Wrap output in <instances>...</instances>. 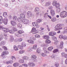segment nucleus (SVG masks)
<instances>
[{
	"label": "nucleus",
	"mask_w": 67,
	"mask_h": 67,
	"mask_svg": "<svg viewBox=\"0 0 67 67\" xmlns=\"http://www.w3.org/2000/svg\"><path fill=\"white\" fill-rule=\"evenodd\" d=\"M57 2L56 1H54L52 2V5L53 6H55L56 8H58L60 6V4L59 3H57Z\"/></svg>",
	"instance_id": "nucleus-1"
},
{
	"label": "nucleus",
	"mask_w": 67,
	"mask_h": 67,
	"mask_svg": "<svg viewBox=\"0 0 67 67\" xmlns=\"http://www.w3.org/2000/svg\"><path fill=\"white\" fill-rule=\"evenodd\" d=\"M9 54V52L8 51H5L3 52L1 55V57H2V58H6V55H8Z\"/></svg>",
	"instance_id": "nucleus-2"
},
{
	"label": "nucleus",
	"mask_w": 67,
	"mask_h": 67,
	"mask_svg": "<svg viewBox=\"0 0 67 67\" xmlns=\"http://www.w3.org/2000/svg\"><path fill=\"white\" fill-rule=\"evenodd\" d=\"M67 15V12L65 11L62 12L60 14V16L62 18H65Z\"/></svg>",
	"instance_id": "nucleus-3"
},
{
	"label": "nucleus",
	"mask_w": 67,
	"mask_h": 67,
	"mask_svg": "<svg viewBox=\"0 0 67 67\" xmlns=\"http://www.w3.org/2000/svg\"><path fill=\"white\" fill-rule=\"evenodd\" d=\"M31 32L32 33V34H36L38 33V30H36V28L35 27H33L32 28Z\"/></svg>",
	"instance_id": "nucleus-4"
},
{
	"label": "nucleus",
	"mask_w": 67,
	"mask_h": 67,
	"mask_svg": "<svg viewBox=\"0 0 67 67\" xmlns=\"http://www.w3.org/2000/svg\"><path fill=\"white\" fill-rule=\"evenodd\" d=\"M31 57L32 58V60L33 62H37V60H36V58L37 57L35 55H32L31 56Z\"/></svg>",
	"instance_id": "nucleus-5"
},
{
	"label": "nucleus",
	"mask_w": 67,
	"mask_h": 67,
	"mask_svg": "<svg viewBox=\"0 0 67 67\" xmlns=\"http://www.w3.org/2000/svg\"><path fill=\"white\" fill-rule=\"evenodd\" d=\"M48 53H49V52L48 51H47V50H44V53H42V55L43 57H45V56H46L47 54H46Z\"/></svg>",
	"instance_id": "nucleus-6"
},
{
	"label": "nucleus",
	"mask_w": 67,
	"mask_h": 67,
	"mask_svg": "<svg viewBox=\"0 0 67 67\" xmlns=\"http://www.w3.org/2000/svg\"><path fill=\"white\" fill-rule=\"evenodd\" d=\"M22 21L25 24H27L29 23V20L28 19H24L22 20Z\"/></svg>",
	"instance_id": "nucleus-7"
},
{
	"label": "nucleus",
	"mask_w": 67,
	"mask_h": 67,
	"mask_svg": "<svg viewBox=\"0 0 67 67\" xmlns=\"http://www.w3.org/2000/svg\"><path fill=\"white\" fill-rule=\"evenodd\" d=\"M50 14L51 16H54L55 14V10L53 9H51L50 11Z\"/></svg>",
	"instance_id": "nucleus-8"
},
{
	"label": "nucleus",
	"mask_w": 67,
	"mask_h": 67,
	"mask_svg": "<svg viewBox=\"0 0 67 67\" xmlns=\"http://www.w3.org/2000/svg\"><path fill=\"white\" fill-rule=\"evenodd\" d=\"M8 21V18H4L3 20V22L4 24L5 25L7 24Z\"/></svg>",
	"instance_id": "nucleus-9"
},
{
	"label": "nucleus",
	"mask_w": 67,
	"mask_h": 67,
	"mask_svg": "<svg viewBox=\"0 0 67 67\" xmlns=\"http://www.w3.org/2000/svg\"><path fill=\"white\" fill-rule=\"evenodd\" d=\"M28 65L29 66H31V67H34L35 64L33 62H29L28 63Z\"/></svg>",
	"instance_id": "nucleus-10"
},
{
	"label": "nucleus",
	"mask_w": 67,
	"mask_h": 67,
	"mask_svg": "<svg viewBox=\"0 0 67 67\" xmlns=\"http://www.w3.org/2000/svg\"><path fill=\"white\" fill-rule=\"evenodd\" d=\"M14 38L13 36L12 35L10 36V38H9V41L10 42H13L14 41Z\"/></svg>",
	"instance_id": "nucleus-11"
},
{
	"label": "nucleus",
	"mask_w": 67,
	"mask_h": 67,
	"mask_svg": "<svg viewBox=\"0 0 67 67\" xmlns=\"http://www.w3.org/2000/svg\"><path fill=\"white\" fill-rule=\"evenodd\" d=\"M20 16L22 19H25V15L23 14H21L20 15Z\"/></svg>",
	"instance_id": "nucleus-12"
},
{
	"label": "nucleus",
	"mask_w": 67,
	"mask_h": 67,
	"mask_svg": "<svg viewBox=\"0 0 67 67\" xmlns=\"http://www.w3.org/2000/svg\"><path fill=\"white\" fill-rule=\"evenodd\" d=\"M3 30L5 33H7L8 32H9V29L6 28H3Z\"/></svg>",
	"instance_id": "nucleus-13"
},
{
	"label": "nucleus",
	"mask_w": 67,
	"mask_h": 67,
	"mask_svg": "<svg viewBox=\"0 0 67 67\" xmlns=\"http://www.w3.org/2000/svg\"><path fill=\"white\" fill-rule=\"evenodd\" d=\"M27 42L30 44H34V41L32 40H27Z\"/></svg>",
	"instance_id": "nucleus-14"
},
{
	"label": "nucleus",
	"mask_w": 67,
	"mask_h": 67,
	"mask_svg": "<svg viewBox=\"0 0 67 67\" xmlns=\"http://www.w3.org/2000/svg\"><path fill=\"white\" fill-rule=\"evenodd\" d=\"M27 15L29 16V17H31L32 16V12L29 11L27 13Z\"/></svg>",
	"instance_id": "nucleus-15"
},
{
	"label": "nucleus",
	"mask_w": 67,
	"mask_h": 67,
	"mask_svg": "<svg viewBox=\"0 0 67 67\" xmlns=\"http://www.w3.org/2000/svg\"><path fill=\"white\" fill-rule=\"evenodd\" d=\"M64 44V43L62 41H61L60 43V48L61 49H62L63 48V45Z\"/></svg>",
	"instance_id": "nucleus-16"
},
{
	"label": "nucleus",
	"mask_w": 67,
	"mask_h": 67,
	"mask_svg": "<svg viewBox=\"0 0 67 67\" xmlns=\"http://www.w3.org/2000/svg\"><path fill=\"white\" fill-rule=\"evenodd\" d=\"M11 24L13 26H15L16 25V23L14 21H11Z\"/></svg>",
	"instance_id": "nucleus-17"
},
{
	"label": "nucleus",
	"mask_w": 67,
	"mask_h": 67,
	"mask_svg": "<svg viewBox=\"0 0 67 67\" xmlns=\"http://www.w3.org/2000/svg\"><path fill=\"white\" fill-rule=\"evenodd\" d=\"M47 45L48 46V45L44 43L42 44L41 45V47H43L44 48H45V47H47Z\"/></svg>",
	"instance_id": "nucleus-18"
},
{
	"label": "nucleus",
	"mask_w": 67,
	"mask_h": 67,
	"mask_svg": "<svg viewBox=\"0 0 67 67\" xmlns=\"http://www.w3.org/2000/svg\"><path fill=\"white\" fill-rule=\"evenodd\" d=\"M15 36L17 37H21V35L20 34L19 32H16L15 34Z\"/></svg>",
	"instance_id": "nucleus-19"
},
{
	"label": "nucleus",
	"mask_w": 67,
	"mask_h": 67,
	"mask_svg": "<svg viewBox=\"0 0 67 67\" xmlns=\"http://www.w3.org/2000/svg\"><path fill=\"white\" fill-rule=\"evenodd\" d=\"M43 38L44 39H49V37L48 35H46L43 36Z\"/></svg>",
	"instance_id": "nucleus-20"
},
{
	"label": "nucleus",
	"mask_w": 67,
	"mask_h": 67,
	"mask_svg": "<svg viewBox=\"0 0 67 67\" xmlns=\"http://www.w3.org/2000/svg\"><path fill=\"white\" fill-rule=\"evenodd\" d=\"M19 66V63H15L13 64V66L14 67H18Z\"/></svg>",
	"instance_id": "nucleus-21"
},
{
	"label": "nucleus",
	"mask_w": 67,
	"mask_h": 67,
	"mask_svg": "<svg viewBox=\"0 0 67 67\" xmlns=\"http://www.w3.org/2000/svg\"><path fill=\"white\" fill-rule=\"evenodd\" d=\"M5 41H2L0 43V46H3L5 44Z\"/></svg>",
	"instance_id": "nucleus-22"
},
{
	"label": "nucleus",
	"mask_w": 67,
	"mask_h": 67,
	"mask_svg": "<svg viewBox=\"0 0 67 67\" xmlns=\"http://www.w3.org/2000/svg\"><path fill=\"white\" fill-rule=\"evenodd\" d=\"M14 50L15 51H18L19 50L18 47L15 45L14 46Z\"/></svg>",
	"instance_id": "nucleus-23"
},
{
	"label": "nucleus",
	"mask_w": 67,
	"mask_h": 67,
	"mask_svg": "<svg viewBox=\"0 0 67 67\" xmlns=\"http://www.w3.org/2000/svg\"><path fill=\"white\" fill-rule=\"evenodd\" d=\"M32 24L34 26H36L38 25V23L36 22L32 23Z\"/></svg>",
	"instance_id": "nucleus-24"
},
{
	"label": "nucleus",
	"mask_w": 67,
	"mask_h": 67,
	"mask_svg": "<svg viewBox=\"0 0 67 67\" xmlns=\"http://www.w3.org/2000/svg\"><path fill=\"white\" fill-rule=\"evenodd\" d=\"M3 23V18L1 16H0V24H1Z\"/></svg>",
	"instance_id": "nucleus-25"
},
{
	"label": "nucleus",
	"mask_w": 67,
	"mask_h": 67,
	"mask_svg": "<svg viewBox=\"0 0 67 67\" xmlns=\"http://www.w3.org/2000/svg\"><path fill=\"white\" fill-rule=\"evenodd\" d=\"M51 21L52 22H55V21H57V19H56L55 18H52Z\"/></svg>",
	"instance_id": "nucleus-26"
},
{
	"label": "nucleus",
	"mask_w": 67,
	"mask_h": 67,
	"mask_svg": "<svg viewBox=\"0 0 67 67\" xmlns=\"http://www.w3.org/2000/svg\"><path fill=\"white\" fill-rule=\"evenodd\" d=\"M60 27L59 24H58L55 27V29H54L55 31H57L56 30L57 29H58L59 27Z\"/></svg>",
	"instance_id": "nucleus-27"
},
{
	"label": "nucleus",
	"mask_w": 67,
	"mask_h": 67,
	"mask_svg": "<svg viewBox=\"0 0 67 67\" xmlns=\"http://www.w3.org/2000/svg\"><path fill=\"white\" fill-rule=\"evenodd\" d=\"M3 15L5 18H7L8 16V14H7V13L4 12L3 14Z\"/></svg>",
	"instance_id": "nucleus-28"
},
{
	"label": "nucleus",
	"mask_w": 67,
	"mask_h": 67,
	"mask_svg": "<svg viewBox=\"0 0 67 67\" xmlns=\"http://www.w3.org/2000/svg\"><path fill=\"white\" fill-rule=\"evenodd\" d=\"M41 51V48H37L36 50V52L37 53H40V52Z\"/></svg>",
	"instance_id": "nucleus-29"
},
{
	"label": "nucleus",
	"mask_w": 67,
	"mask_h": 67,
	"mask_svg": "<svg viewBox=\"0 0 67 67\" xmlns=\"http://www.w3.org/2000/svg\"><path fill=\"white\" fill-rule=\"evenodd\" d=\"M23 59L27 60L29 59V57L27 56H24L23 58Z\"/></svg>",
	"instance_id": "nucleus-30"
},
{
	"label": "nucleus",
	"mask_w": 67,
	"mask_h": 67,
	"mask_svg": "<svg viewBox=\"0 0 67 67\" xmlns=\"http://www.w3.org/2000/svg\"><path fill=\"white\" fill-rule=\"evenodd\" d=\"M48 13H47L45 14L44 15V18L45 19H46L48 18Z\"/></svg>",
	"instance_id": "nucleus-31"
},
{
	"label": "nucleus",
	"mask_w": 67,
	"mask_h": 67,
	"mask_svg": "<svg viewBox=\"0 0 67 67\" xmlns=\"http://www.w3.org/2000/svg\"><path fill=\"white\" fill-rule=\"evenodd\" d=\"M64 31L63 33H66L67 32V27H65L64 28Z\"/></svg>",
	"instance_id": "nucleus-32"
},
{
	"label": "nucleus",
	"mask_w": 67,
	"mask_h": 67,
	"mask_svg": "<svg viewBox=\"0 0 67 67\" xmlns=\"http://www.w3.org/2000/svg\"><path fill=\"white\" fill-rule=\"evenodd\" d=\"M25 51L24 50H20L19 52V53L20 54H22L23 53H24Z\"/></svg>",
	"instance_id": "nucleus-33"
},
{
	"label": "nucleus",
	"mask_w": 67,
	"mask_h": 67,
	"mask_svg": "<svg viewBox=\"0 0 67 67\" xmlns=\"http://www.w3.org/2000/svg\"><path fill=\"white\" fill-rule=\"evenodd\" d=\"M3 38V35L1 34L0 36V42L2 40Z\"/></svg>",
	"instance_id": "nucleus-34"
},
{
	"label": "nucleus",
	"mask_w": 67,
	"mask_h": 67,
	"mask_svg": "<svg viewBox=\"0 0 67 67\" xmlns=\"http://www.w3.org/2000/svg\"><path fill=\"white\" fill-rule=\"evenodd\" d=\"M51 4V3L50 2H47L46 3L45 6H46V7H48V6L50 5Z\"/></svg>",
	"instance_id": "nucleus-35"
},
{
	"label": "nucleus",
	"mask_w": 67,
	"mask_h": 67,
	"mask_svg": "<svg viewBox=\"0 0 67 67\" xmlns=\"http://www.w3.org/2000/svg\"><path fill=\"white\" fill-rule=\"evenodd\" d=\"M34 40V41H35L36 40V38H35V37H30V40Z\"/></svg>",
	"instance_id": "nucleus-36"
},
{
	"label": "nucleus",
	"mask_w": 67,
	"mask_h": 67,
	"mask_svg": "<svg viewBox=\"0 0 67 67\" xmlns=\"http://www.w3.org/2000/svg\"><path fill=\"white\" fill-rule=\"evenodd\" d=\"M37 45H34L32 47V49H37Z\"/></svg>",
	"instance_id": "nucleus-37"
},
{
	"label": "nucleus",
	"mask_w": 67,
	"mask_h": 67,
	"mask_svg": "<svg viewBox=\"0 0 67 67\" xmlns=\"http://www.w3.org/2000/svg\"><path fill=\"white\" fill-rule=\"evenodd\" d=\"M54 48L53 47H50L48 48V49L49 51H52V50Z\"/></svg>",
	"instance_id": "nucleus-38"
},
{
	"label": "nucleus",
	"mask_w": 67,
	"mask_h": 67,
	"mask_svg": "<svg viewBox=\"0 0 67 67\" xmlns=\"http://www.w3.org/2000/svg\"><path fill=\"white\" fill-rule=\"evenodd\" d=\"M45 43L47 44H49L51 43V41L49 40H47L46 41Z\"/></svg>",
	"instance_id": "nucleus-39"
},
{
	"label": "nucleus",
	"mask_w": 67,
	"mask_h": 67,
	"mask_svg": "<svg viewBox=\"0 0 67 67\" xmlns=\"http://www.w3.org/2000/svg\"><path fill=\"white\" fill-rule=\"evenodd\" d=\"M39 8L38 7L36 8L35 9V11L36 12H37L39 11Z\"/></svg>",
	"instance_id": "nucleus-40"
},
{
	"label": "nucleus",
	"mask_w": 67,
	"mask_h": 67,
	"mask_svg": "<svg viewBox=\"0 0 67 67\" xmlns=\"http://www.w3.org/2000/svg\"><path fill=\"white\" fill-rule=\"evenodd\" d=\"M22 46L23 47H26V44L24 42H23L22 44Z\"/></svg>",
	"instance_id": "nucleus-41"
},
{
	"label": "nucleus",
	"mask_w": 67,
	"mask_h": 67,
	"mask_svg": "<svg viewBox=\"0 0 67 67\" xmlns=\"http://www.w3.org/2000/svg\"><path fill=\"white\" fill-rule=\"evenodd\" d=\"M9 32L11 34H13V33H14V31L13 30H9Z\"/></svg>",
	"instance_id": "nucleus-42"
},
{
	"label": "nucleus",
	"mask_w": 67,
	"mask_h": 67,
	"mask_svg": "<svg viewBox=\"0 0 67 67\" xmlns=\"http://www.w3.org/2000/svg\"><path fill=\"white\" fill-rule=\"evenodd\" d=\"M53 32L52 31H51L49 33V36H53Z\"/></svg>",
	"instance_id": "nucleus-43"
},
{
	"label": "nucleus",
	"mask_w": 67,
	"mask_h": 67,
	"mask_svg": "<svg viewBox=\"0 0 67 67\" xmlns=\"http://www.w3.org/2000/svg\"><path fill=\"white\" fill-rule=\"evenodd\" d=\"M18 48H19L20 49H22L23 48V46L20 45H18Z\"/></svg>",
	"instance_id": "nucleus-44"
},
{
	"label": "nucleus",
	"mask_w": 67,
	"mask_h": 67,
	"mask_svg": "<svg viewBox=\"0 0 67 67\" xmlns=\"http://www.w3.org/2000/svg\"><path fill=\"white\" fill-rule=\"evenodd\" d=\"M19 62L21 63H24V60L22 59L19 60Z\"/></svg>",
	"instance_id": "nucleus-45"
},
{
	"label": "nucleus",
	"mask_w": 67,
	"mask_h": 67,
	"mask_svg": "<svg viewBox=\"0 0 67 67\" xmlns=\"http://www.w3.org/2000/svg\"><path fill=\"white\" fill-rule=\"evenodd\" d=\"M37 21L38 23H40L42 21V19H39L37 20Z\"/></svg>",
	"instance_id": "nucleus-46"
},
{
	"label": "nucleus",
	"mask_w": 67,
	"mask_h": 67,
	"mask_svg": "<svg viewBox=\"0 0 67 67\" xmlns=\"http://www.w3.org/2000/svg\"><path fill=\"white\" fill-rule=\"evenodd\" d=\"M17 25L18 26V27L19 28H21L22 27V25L20 23H18Z\"/></svg>",
	"instance_id": "nucleus-47"
},
{
	"label": "nucleus",
	"mask_w": 67,
	"mask_h": 67,
	"mask_svg": "<svg viewBox=\"0 0 67 67\" xmlns=\"http://www.w3.org/2000/svg\"><path fill=\"white\" fill-rule=\"evenodd\" d=\"M13 63V62H11L10 61H7L6 62V64H12Z\"/></svg>",
	"instance_id": "nucleus-48"
},
{
	"label": "nucleus",
	"mask_w": 67,
	"mask_h": 67,
	"mask_svg": "<svg viewBox=\"0 0 67 67\" xmlns=\"http://www.w3.org/2000/svg\"><path fill=\"white\" fill-rule=\"evenodd\" d=\"M66 53H65L63 52L61 53V56L62 57H65Z\"/></svg>",
	"instance_id": "nucleus-49"
},
{
	"label": "nucleus",
	"mask_w": 67,
	"mask_h": 67,
	"mask_svg": "<svg viewBox=\"0 0 67 67\" xmlns=\"http://www.w3.org/2000/svg\"><path fill=\"white\" fill-rule=\"evenodd\" d=\"M18 33L20 34H22V33H23L24 31L22 30H20L18 31Z\"/></svg>",
	"instance_id": "nucleus-50"
},
{
	"label": "nucleus",
	"mask_w": 67,
	"mask_h": 67,
	"mask_svg": "<svg viewBox=\"0 0 67 67\" xmlns=\"http://www.w3.org/2000/svg\"><path fill=\"white\" fill-rule=\"evenodd\" d=\"M16 19H17V17L16 16H15L13 17V20L15 21L16 20Z\"/></svg>",
	"instance_id": "nucleus-51"
},
{
	"label": "nucleus",
	"mask_w": 67,
	"mask_h": 67,
	"mask_svg": "<svg viewBox=\"0 0 67 67\" xmlns=\"http://www.w3.org/2000/svg\"><path fill=\"white\" fill-rule=\"evenodd\" d=\"M55 66L56 67H58L59 66V63L57 62H55Z\"/></svg>",
	"instance_id": "nucleus-52"
},
{
	"label": "nucleus",
	"mask_w": 67,
	"mask_h": 67,
	"mask_svg": "<svg viewBox=\"0 0 67 67\" xmlns=\"http://www.w3.org/2000/svg\"><path fill=\"white\" fill-rule=\"evenodd\" d=\"M18 22H21L22 21V19H21V18L20 17L18 18Z\"/></svg>",
	"instance_id": "nucleus-53"
},
{
	"label": "nucleus",
	"mask_w": 67,
	"mask_h": 67,
	"mask_svg": "<svg viewBox=\"0 0 67 67\" xmlns=\"http://www.w3.org/2000/svg\"><path fill=\"white\" fill-rule=\"evenodd\" d=\"M32 51L33 50H32V49L31 48H29L28 49L27 51L28 52H32Z\"/></svg>",
	"instance_id": "nucleus-54"
},
{
	"label": "nucleus",
	"mask_w": 67,
	"mask_h": 67,
	"mask_svg": "<svg viewBox=\"0 0 67 67\" xmlns=\"http://www.w3.org/2000/svg\"><path fill=\"white\" fill-rule=\"evenodd\" d=\"M35 37L36 38H40V36L38 35H35Z\"/></svg>",
	"instance_id": "nucleus-55"
},
{
	"label": "nucleus",
	"mask_w": 67,
	"mask_h": 67,
	"mask_svg": "<svg viewBox=\"0 0 67 67\" xmlns=\"http://www.w3.org/2000/svg\"><path fill=\"white\" fill-rule=\"evenodd\" d=\"M39 14V15L40 16H41L42 15V13H41V12H39L38 13H37L36 14L37 15H38V14Z\"/></svg>",
	"instance_id": "nucleus-56"
},
{
	"label": "nucleus",
	"mask_w": 67,
	"mask_h": 67,
	"mask_svg": "<svg viewBox=\"0 0 67 67\" xmlns=\"http://www.w3.org/2000/svg\"><path fill=\"white\" fill-rule=\"evenodd\" d=\"M58 52V49H55L53 51V52L54 53H56V52Z\"/></svg>",
	"instance_id": "nucleus-57"
},
{
	"label": "nucleus",
	"mask_w": 67,
	"mask_h": 67,
	"mask_svg": "<svg viewBox=\"0 0 67 67\" xmlns=\"http://www.w3.org/2000/svg\"><path fill=\"white\" fill-rule=\"evenodd\" d=\"M60 11V8H59L57 9L56 10L57 12H59Z\"/></svg>",
	"instance_id": "nucleus-58"
},
{
	"label": "nucleus",
	"mask_w": 67,
	"mask_h": 67,
	"mask_svg": "<svg viewBox=\"0 0 67 67\" xmlns=\"http://www.w3.org/2000/svg\"><path fill=\"white\" fill-rule=\"evenodd\" d=\"M63 38L64 40H67V36H66L65 35H64V37H63Z\"/></svg>",
	"instance_id": "nucleus-59"
},
{
	"label": "nucleus",
	"mask_w": 67,
	"mask_h": 67,
	"mask_svg": "<svg viewBox=\"0 0 67 67\" xmlns=\"http://www.w3.org/2000/svg\"><path fill=\"white\" fill-rule=\"evenodd\" d=\"M2 48H3V49H4L5 50H8V49L6 47L3 46L2 47Z\"/></svg>",
	"instance_id": "nucleus-60"
},
{
	"label": "nucleus",
	"mask_w": 67,
	"mask_h": 67,
	"mask_svg": "<svg viewBox=\"0 0 67 67\" xmlns=\"http://www.w3.org/2000/svg\"><path fill=\"white\" fill-rule=\"evenodd\" d=\"M47 29L48 31H50V28H49V27L47 25Z\"/></svg>",
	"instance_id": "nucleus-61"
},
{
	"label": "nucleus",
	"mask_w": 67,
	"mask_h": 67,
	"mask_svg": "<svg viewBox=\"0 0 67 67\" xmlns=\"http://www.w3.org/2000/svg\"><path fill=\"white\" fill-rule=\"evenodd\" d=\"M59 38H63V35H60L59 37Z\"/></svg>",
	"instance_id": "nucleus-62"
},
{
	"label": "nucleus",
	"mask_w": 67,
	"mask_h": 67,
	"mask_svg": "<svg viewBox=\"0 0 67 67\" xmlns=\"http://www.w3.org/2000/svg\"><path fill=\"white\" fill-rule=\"evenodd\" d=\"M13 30V31H14V32H16V31H17V29L16 28H14Z\"/></svg>",
	"instance_id": "nucleus-63"
},
{
	"label": "nucleus",
	"mask_w": 67,
	"mask_h": 67,
	"mask_svg": "<svg viewBox=\"0 0 67 67\" xmlns=\"http://www.w3.org/2000/svg\"><path fill=\"white\" fill-rule=\"evenodd\" d=\"M53 7L52 6H50L48 7V9L50 10H52V9H53Z\"/></svg>",
	"instance_id": "nucleus-64"
}]
</instances>
